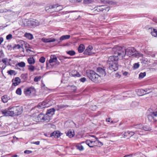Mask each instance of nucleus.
Returning a JSON list of instances; mask_svg holds the SVG:
<instances>
[{"instance_id":"nucleus-1","label":"nucleus","mask_w":157,"mask_h":157,"mask_svg":"<svg viewBox=\"0 0 157 157\" xmlns=\"http://www.w3.org/2000/svg\"><path fill=\"white\" fill-rule=\"evenodd\" d=\"M117 47L119 51V52L118 53L120 55V57L123 58L126 54L129 57L136 58H139L141 55L140 53L133 47H129L126 49L124 47L118 46Z\"/></svg>"},{"instance_id":"nucleus-2","label":"nucleus","mask_w":157,"mask_h":157,"mask_svg":"<svg viewBox=\"0 0 157 157\" xmlns=\"http://www.w3.org/2000/svg\"><path fill=\"white\" fill-rule=\"evenodd\" d=\"M3 116H13L18 115L21 113L22 109L19 106H14L10 110L5 109L1 111Z\"/></svg>"},{"instance_id":"nucleus-3","label":"nucleus","mask_w":157,"mask_h":157,"mask_svg":"<svg viewBox=\"0 0 157 157\" xmlns=\"http://www.w3.org/2000/svg\"><path fill=\"white\" fill-rule=\"evenodd\" d=\"M119 51L117 46H115L112 50L113 53L114 55L110 56L107 61L108 64H111L115 63L118 62L119 59H122L123 58L120 57L119 55L118 52H119Z\"/></svg>"},{"instance_id":"nucleus-4","label":"nucleus","mask_w":157,"mask_h":157,"mask_svg":"<svg viewBox=\"0 0 157 157\" xmlns=\"http://www.w3.org/2000/svg\"><path fill=\"white\" fill-rule=\"evenodd\" d=\"M87 76L92 81L97 82H98L100 76L92 70H88L86 71Z\"/></svg>"},{"instance_id":"nucleus-5","label":"nucleus","mask_w":157,"mask_h":157,"mask_svg":"<svg viewBox=\"0 0 157 157\" xmlns=\"http://www.w3.org/2000/svg\"><path fill=\"white\" fill-rule=\"evenodd\" d=\"M34 121L36 122H48L49 121V118L47 115L43 114H40L37 117H34Z\"/></svg>"},{"instance_id":"nucleus-6","label":"nucleus","mask_w":157,"mask_h":157,"mask_svg":"<svg viewBox=\"0 0 157 157\" xmlns=\"http://www.w3.org/2000/svg\"><path fill=\"white\" fill-rule=\"evenodd\" d=\"M35 92V89L34 87L32 86L25 88L24 93L26 96L29 97L33 94Z\"/></svg>"},{"instance_id":"nucleus-7","label":"nucleus","mask_w":157,"mask_h":157,"mask_svg":"<svg viewBox=\"0 0 157 157\" xmlns=\"http://www.w3.org/2000/svg\"><path fill=\"white\" fill-rule=\"evenodd\" d=\"M86 144L90 147H94V146H97V145H96L95 143L97 144L98 143V145H102L103 144L101 142H99V141H92L90 140H87L86 141Z\"/></svg>"},{"instance_id":"nucleus-8","label":"nucleus","mask_w":157,"mask_h":157,"mask_svg":"<svg viewBox=\"0 0 157 157\" xmlns=\"http://www.w3.org/2000/svg\"><path fill=\"white\" fill-rule=\"evenodd\" d=\"M148 118L149 121H157V111L153 112L148 116Z\"/></svg>"},{"instance_id":"nucleus-9","label":"nucleus","mask_w":157,"mask_h":157,"mask_svg":"<svg viewBox=\"0 0 157 157\" xmlns=\"http://www.w3.org/2000/svg\"><path fill=\"white\" fill-rule=\"evenodd\" d=\"M55 109L52 108L48 110L47 112L45 114L49 118V121L52 119V116L54 114Z\"/></svg>"},{"instance_id":"nucleus-10","label":"nucleus","mask_w":157,"mask_h":157,"mask_svg":"<svg viewBox=\"0 0 157 157\" xmlns=\"http://www.w3.org/2000/svg\"><path fill=\"white\" fill-rule=\"evenodd\" d=\"M109 69L113 71H116L118 70V62L115 63L111 64H109Z\"/></svg>"},{"instance_id":"nucleus-11","label":"nucleus","mask_w":157,"mask_h":157,"mask_svg":"<svg viewBox=\"0 0 157 157\" xmlns=\"http://www.w3.org/2000/svg\"><path fill=\"white\" fill-rule=\"evenodd\" d=\"M93 49V47L91 45H89L86 48L84 52V55H90L91 54V51Z\"/></svg>"},{"instance_id":"nucleus-12","label":"nucleus","mask_w":157,"mask_h":157,"mask_svg":"<svg viewBox=\"0 0 157 157\" xmlns=\"http://www.w3.org/2000/svg\"><path fill=\"white\" fill-rule=\"evenodd\" d=\"M97 71L99 73V75L100 76V78L101 77L104 76L106 75V72L105 70L101 67H98L97 69Z\"/></svg>"},{"instance_id":"nucleus-13","label":"nucleus","mask_w":157,"mask_h":157,"mask_svg":"<svg viewBox=\"0 0 157 157\" xmlns=\"http://www.w3.org/2000/svg\"><path fill=\"white\" fill-rule=\"evenodd\" d=\"M133 128L134 129V130L136 132H141L143 128V125L140 124L135 125L134 126Z\"/></svg>"},{"instance_id":"nucleus-14","label":"nucleus","mask_w":157,"mask_h":157,"mask_svg":"<svg viewBox=\"0 0 157 157\" xmlns=\"http://www.w3.org/2000/svg\"><path fill=\"white\" fill-rule=\"evenodd\" d=\"M29 23H30L32 27L37 26L39 25V21L35 19H33L29 21Z\"/></svg>"},{"instance_id":"nucleus-15","label":"nucleus","mask_w":157,"mask_h":157,"mask_svg":"<svg viewBox=\"0 0 157 157\" xmlns=\"http://www.w3.org/2000/svg\"><path fill=\"white\" fill-rule=\"evenodd\" d=\"M148 30L149 32L151 33L153 36L154 37L157 36V30L156 29L152 28H149Z\"/></svg>"},{"instance_id":"nucleus-16","label":"nucleus","mask_w":157,"mask_h":157,"mask_svg":"<svg viewBox=\"0 0 157 157\" xmlns=\"http://www.w3.org/2000/svg\"><path fill=\"white\" fill-rule=\"evenodd\" d=\"M41 40L44 43H49L55 41V39L52 38H45L43 37L42 38Z\"/></svg>"},{"instance_id":"nucleus-17","label":"nucleus","mask_w":157,"mask_h":157,"mask_svg":"<svg viewBox=\"0 0 157 157\" xmlns=\"http://www.w3.org/2000/svg\"><path fill=\"white\" fill-rule=\"evenodd\" d=\"M135 133V132H134L128 131L125 132L124 135V138L127 137V139H129V137L133 136Z\"/></svg>"},{"instance_id":"nucleus-18","label":"nucleus","mask_w":157,"mask_h":157,"mask_svg":"<svg viewBox=\"0 0 157 157\" xmlns=\"http://www.w3.org/2000/svg\"><path fill=\"white\" fill-rule=\"evenodd\" d=\"M57 61V58L56 56L55 55H52L51 56L50 59L49 61V62L51 65L52 66V63L53 62H56Z\"/></svg>"},{"instance_id":"nucleus-19","label":"nucleus","mask_w":157,"mask_h":157,"mask_svg":"<svg viewBox=\"0 0 157 157\" xmlns=\"http://www.w3.org/2000/svg\"><path fill=\"white\" fill-rule=\"evenodd\" d=\"M21 79L19 77H16L13 81L12 85L14 86H17L21 82Z\"/></svg>"},{"instance_id":"nucleus-20","label":"nucleus","mask_w":157,"mask_h":157,"mask_svg":"<svg viewBox=\"0 0 157 157\" xmlns=\"http://www.w3.org/2000/svg\"><path fill=\"white\" fill-rule=\"evenodd\" d=\"M61 134L59 131H55L52 133L51 135V136H54L55 137L58 138L60 136Z\"/></svg>"},{"instance_id":"nucleus-21","label":"nucleus","mask_w":157,"mask_h":157,"mask_svg":"<svg viewBox=\"0 0 157 157\" xmlns=\"http://www.w3.org/2000/svg\"><path fill=\"white\" fill-rule=\"evenodd\" d=\"M56 5H53L50 6H47L45 7V10L47 12L51 13L52 12V9L56 8Z\"/></svg>"},{"instance_id":"nucleus-22","label":"nucleus","mask_w":157,"mask_h":157,"mask_svg":"<svg viewBox=\"0 0 157 157\" xmlns=\"http://www.w3.org/2000/svg\"><path fill=\"white\" fill-rule=\"evenodd\" d=\"M68 106V105H56L55 107V109L57 110H58L59 109H64L65 108H66Z\"/></svg>"},{"instance_id":"nucleus-23","label":"nucleus","mask_w":157,"mask_h":157,"mask_svg":"<svg viewBox=\"0 0 157 157\" xmlns=\"http://www.w3.org/2000/svg\"><path fill=\"white\" fill-rule=\"evenodd\" d=\"M85 49V47L84 45L82 44H81L79 45L78 48V51L80 53H82L84 50Z\"/></svg>"},{"instance_id":"nucleus-24","label":"nucleus","mask_w":157,"mask_h":157,"mask_svg":"<svg viewBox=\"0 0 157 157\" xmlns=\"http://www.w3.org/2000/svg\"><path fill=\"white\" fill-rule=\"evenodd\" d=\"M70 36V35H63L60 37L59 40L61 41H62L65 40L69 39Z\"/></svg>"},{"instance_id":"nucleus-25","label":"nucleus","mask_w":157,"mask_h":157,"mask_svg":"<svg viewBox=\"0 0 157 157\" xmlns=\"http://www.w3.org/2000/svg\"><path fill=\"white\" fill-rule=\"evenodd\" d=\"M137 94L139 96H141L146 94V93H144L143 89H139L137 91Z\"/></svg>"},{"instance_id":"nucleus-26","label":"nucleus","mask_w":157,"mask_h":157,"mask_svg":"<svg viewBox=\"0 0 157 157\" xmlns=\"http://www.w3.org/2000/svg\"><path fill=\"white\" fill-rule=\"evenodd\" d=\"M104 5H102V6H98L97 7V9H95L94 10V11L96 12H99V11H104Z\"/></svg>"},{"instance_id":"nucleus-27","label":"nucleus","mask_w":157,"mask_h":157,"mask_svg":"<svg viewBox=\"0 0 157 157\" xmlns=\"http://www.w3.org/2000/svg\"><path fill=\"white\" fill-rule=\"evenodd\" d=\"M28 63L30 65H33L35 63V60L33 57H30L27 59Z\"/></svg>"},{"instance_id":"nucleus-28","label":"nucleus","mask_w":157,"mask_h":157,"mask_svg":"<svg viewBox=\"0 0 157 157\" xmlns=\"http://www.w3.org/2000/svg\"><path fill=\"white\" fill-rule=\"evenodd\" d=\"M24 36L25 37L30 40L33 39V35L30 33H25Z\"/></svg>"},{"instance_id":"nucleus-29","label":"nucleus","mask_w":157,"mask_h":157,"mask_svg":"<svg viewBox=\"0 0 157 157\" xmlns=\"http://www.w3.org/2000/svg\"><path fill=\"white\" fill-rule=\"evenodd\" d=\"M66 135L69 137L71 138L74 136L75 135L74 132L69 130L66 133Z\"/></svg>"},{"instance_id":"nucleus-30","label":"nucleus","mask_w":157,"mask_h":157,"mask_svg":"<svg viewBox=\"0 0 157 157\" xmlns=\"http://www.w3.org/2000/svg\"><path fill=\"white\" fill-rule=\"evenodd\" d=\"M11 60V59H8L7 58H5L3 59L2 60V61L6 65L9 64Z\"/></svg>"},{"instance_id":"nucleus-31","label":"nucleus","mask_w":157,"mask_h":157,"mask_svg":"<svg viewBox=\"0 0 157 157\" xmlns=\"http://www.w3.org/2000/svg\"><path fill=\"white\" fill-rule=\"evenodd\" d=\"M2 101L4 103L7 102L9 100V98L7 95H4L2 98Z\"/></svg>"},{"instance_id":"nucleus-32","label":"nucleus","mask_w":157,"mask_h":157,"mask_svg":"<svg viewBox=\"0 0 157 157\" xmlns=\"http://www.w3.org/2000/svg\"><path fill=\"white\" fill-rule=\"evenodd\" d=\"M27 66L28 67V70L31 71H33L35 69V67L32 65H28Z\"/></svg>"},{"instance_id":"nucleus-33","label":"nucleus","mask_w":157,"mask_h":157,"mask_svg":"<svg viewBox=\"0 0 157 157\" xmlns=\"http://www.w3.org/2000/svg\"><path fill=\"white\" fill-rule=\"evenodd\" d=\"M63 9V7L61 6H57L56 5V9L54 10V11H59L60 10H61Z\"/></svg>"},{"instance_id":"nucleus-34","label":"nucleus","mask_w":157,"mask_h":157,"mask_svg":"<svg viewBox=\"0 0 157 157\" xmlns=\"http://www.w3.org/2000/svg\"><path fill=\"white\" fill-rule=\"evenodd\" d=\"M67 53L71 56H74L75 55V52L73 50H71L66 52Z\"/></svg>"},{"instance_id":"nucleus-35","label":"nucleus","mask_w":157,"mask_h":157,"mask_svg":"<svg viewBox=\"0 0 157 157\" xmlns=\"http://www.w3.org/2000/svg\"><path fill=\"white\" fill-rule=\"evenodd\" d=\"M77 148L80 151H82L84 149L83 147L80 144H78L77 146Z\"/></svg>"},{"instance_id":"nucleus-36","label":"nucleus","mask_w":157,"mask_h":157,"mask_svg":"<svg viewBox=\"0 0 157 157\" xmlns=\"http://www.w3.org/2000/svg\"><path fill=\"white\" fill-rule=\"evenodd\" d=\"M17 65L21 67H24L25 66V63L23 62H21L17 64Z\"/></svg>"},{"instance_id":"nucleus-37","label":"nucleus","mask_w":157,"mask_h":157,"mask_svg":"<svg viewBox=\"0 0 157 157\" xmlns=\"http://www.w3.org/2000/svg\"><path fill=\"white\" fill-rule=\"evenodd\" d=\"M146 75L145 72L140 73L139 75V78L140 79H142L146 76Z\"/></svg>"},{"instance_id":"nucleus-38","label":"nucleus","mask_w":157,"mask_h":157,"mask_svg":"<svg viewBox=\"0 0 157 157\" xmlns=\"http://www.w3.org/2000/svg\"><path fill=\"white\" fill-rule=\"evenodd\" d=\"M144 93H146V94H148L152 91V90L151 89L146 88L144 89Z\"/></svg>"},{"instance_id":"nucleus-39","label":"nucleus","mask_w":157,"mask_h":157,"mask_svg":"<svg viewBox=\"0 0 157 157\" xmlns=\"http://www.w3.org/2000/svg\"><path fill=\"white\" fill-rule=\"evenodd\" d=\"M16 93L18 95H21L22 93L21 89L20 88H17L16 90Z\"/></svg>"},{"instance_id":"nucleus-40","label":"nucleus","mask_w":157,"mask_h":157,"mask_svg":"<svg viewBox=\"0 0 157 157\" xmlns=\"http://www.w3.org/2000/svg\"><path fill=\"white\" fill-rule=\"evenodd\" d=\"M7 73L10 75H15V71L13 70H10L8 71Z\"/></svg>"},{"instance_id":"nucleus-41","label":"nucleus","mask_w":157,"mask_h":157,"mask_svg":"<svg viewBox=\"0 0 157 157\" xmlns=\"http://www.w3.org/2000/svg\"><path fill=\"white\" fill-rule=\"evenodd\" d=\"M41 78L40 76H36L35 77L34 80L35 82H37L40 80Z\"/></svg>"},{"instance_id":"nucleus-42","label":"nucleus","mask_w":157,"mask_h":157,"mask_svg":"<svg viewBox=\"0 0 157 157\" xmlns=\"http://www.w3.org/2000/svg\"><path fill=\"white\" fill-rule=\"evenodd\" d=\"M143 128H142V130H144L146 131H148L151 130V128L148 126L145 127L143 125Z\"/></svg>"},{"instance_id":"nucleus-43","label":"nucleus","mask_w":157,"mask_h":157,"mask_svg":"<svg viewBox=\"0 0 157 157\" xmlns=\"http://www.w3.org/2000/svg\"><path fill=\"white\" fill-rule=\"evenodd\" d=\"M23 46L22 44H18L17 45H15L14 46V48H17V49H20L21 48H22Z\"/></svg>"},{"instance_id":"nucleus-44","label":"nucleus","mask_w":157,"mask_h":157,"mask_svg":"<svg viewBox=\"0 0 157 157\" xmlns=\"http://www.w3.org/2000/svg\"><path fill=\"white\" fill-rule=\"evenodd\" d=\"M45 58L43 56H42L40 58L39 61L41 63H44L45 62Z\"/></svg>"},{"instance_id":"nucleus-45","label":"nucleus","mask_w":157,"mask_h":157,"mask_svg":"<svg viewBox=\"0 0 157 157\" xmlns=\"http://www.w3.org/2000/svg\"><path fill=\"white\" fill-rule=\"evenodd\" d=\"M140 66V65L138 63H135L133 65V68L136 69L138 68Z\"/></svg>"},{"instance_id":"nucleus-46","label":"nucleus","mask_w":157,"mask_h":157,"mask_svg":"<svg viewBox=\"0 0 157 157\" xmlns=\"http://www.w3.org/2000/svg\"><path fill=\"white\" fill-rule=\"evenodd\" d=\"M12 38V35L11 34H9L6 36V39L7 40H9L11 39Z\"/></svg>"},{"instance_id":"nucleus-47","label":"nucleus","mask_w":157,"mask_h":157,"mask_svg":"<svg viewBox=\"0 0 157 157\" xmlns=\"http://www.w3.org/2000/svg\"><path fill=\"white\" fill-rule=\"evenodd\" d=\"M104 9L105 8L104 10H105L107 11H108L110 9V7L106 5H104Z\"/></svg>"},{"instance_id":"nucleus-48","label":"nucleus","mask_w":157,"mask_h":157,"mask_svg":"<svg viewBox=\"0 0 157 157\" xmlns=\"http://www.w3.org/2000/svg\"><path fill=\"white\" fill-rule=\"evenodd\" d=\"M92 2L91 0H84L83 1V2L84 4H87L91 3Z\"/></svg>"},{"instance_id":"nucleus-49","label":"nucleus","mask_w":157,"mask_h":157,"mask_svg":"<svg viewBox=\"0 0 157 157\" xmlns=\"http://www.w3.org/2000/svg\"><path fill=\"white\" fill-rule=\"evenodd\" d=\"M69 1L72 3H74L75 2H80L82 1V0H69Z\"/></svg>"},{"instance_id":"nucleus-50","label":"nucleus","mask_w":157,"mask_h":157,"mask_svg":"<svg viewBox=\"0 0 157 157\" xmlns=\"http://www.w3.org/2000/svg\"><path fill=\"white\" fill-rule=\"evenodd\" d=\"M71 87L72 88V90L74 91V92H75L76 91V90H77V88H76V87L74 85H72L71 86Z\"/></svg>"},{"instance_id":"nucleus-51","label":"nucleus","mask_w":157,"mask_h":157,"mask_svg":"<svg viewBox=\"0 0 157 157\" xmlns=\"http://www.w3.org/2000/svg\"><path fill=\"white\" fill-rule=\"evenodd\" d=\"M74 72H76V74L74 75H73V76H77L78 77H80L81 76V75L79 74L78 72L76 71H75Z\"/></svg>"},{"instance_id":"nucleus-52","label":"nucleus","mask_w":157,"mask_h":157,"mask_svg":"<svg viewBox=\"0 0 157 157\" xmlns=\"http://www.w3.org/2000/svg\"><path fill=\"white\" fill-rule=\"evenodd\" d=\"M45 102H43L41 103H40L39 104V106L40 107H44V105Z\"/></svg>"},{"instance_id":"nucleus-53","label":"nucleus","mask_w":157,"mask_h":157,"mask_svg":"<svg viewBox=\"0 0 157 157\" xmlns=\"http://www.w3.org/2000/svg\"><path fill=\"white\" fill-rule=\"evenodd\" d=\"M24 152L25 153L28 154H30V153H32V151L30 150H25L24 151Z\"/></svg>"},{"instance_id":"nucleus-54","label":"nucleus","mask_w":157,"mask_h":157,"mask_svg":"<svg viewBox=\"0 0 157 157\" xmlns=\"http://www.w3.org/2000/svg\"><path fill=\"white\" fill-rule=\"evenodd\" d=\"M80 80L81 82H84L86 81V78L84 77L82 78H80Z\"/></svg>"},{"instance_id":"nucleus-55","label":"nucleus","mask_w":157,"mask_h":157,"mask_svg":"<svg viewBox=\"0 0 157 157\" xmlns=\"http://www.w3.org/2000/svg\"><path fill=\"white\" fill-rule=\"evenodd\" d=\"M40 142L39 141H36L34 143H33L34 144H35L36 145H38L39 144Z\"/></svg>"},{"instance_id":"nucleus-56","label":"nucleus","mask_w":157,"mask_h":157,"mask_svg":"<svg viewBox=\"0 0 157 157\" xmlns=\"http://www.w3.org/2000/svg\"><path fill=\"white\" fill-rule=\"evenodd\" d=\"M3 53L2 52H0V58H2L3 56Z\"/></svg>"},{"instance_id":"nucleus-57","label":"nucleus","mask_w":157,"mask_h":157,"mask_svg":"<svg viewBox=\"0 0 157 157\" xmlns=\"http://www.w3.org/2000/svg\"><path fill=\"white\" fill-rule=\"evenodd\" d=\"M3 38L2 37L0 38V44H1V43L3 42Z\"/></svg>"},{"instance_id":"nucleus-58","label":"nucleus","mask_w":157,"mask_h":157,"mask_svg":"<svg viewBox=\"0 0 157 157\" xmlns=\"http://www.w3.org/2000/svg\"><path fill=\"white\" fill-rule=\"evenodd\" d=\"M110 119L109 118L106 119V121L109 122H113V121L111 120H110Z\"/></svg>"},{"instance_id":"nucleus-59","label":"nucleus","mask_w":157,"mask_h":157,"mask_svg":"<svg viewBox=\"0 0 157 157\" xmlns=\"http://www.w3.org/2000/svg\"><path fill=\"white\" fill-rule=\"evenodd\" d=\"M128 73L126 72H125L123 73L124 75L125 76H126L128 75Z\"/></svg>"},{"instance_id":"nucleus-60","label":"nucleus","mask_w":157,"mask_h":157,"mask_svg":"<svg viewBox=\"0 0 157 157\" xmlns=\"http://www.w3.org/2000/svg\"><path fill=\"white\" fill-rule=\"evenodd\" d=\"M132 155H127L124 156L123 157H128V156H132Z\"/></svg>"},{"instance_id":"nucleus-61","label":"nucleus","mask_w":157,"mask_h":157,"mask_svg":"<svg viewBox=\"0 0 157 157\" xmlns=\"http://www.w3.org/2000/svg\"><path fill=\"white\" fill-rule=\"evenodd\" d=\"M9 11V10H7L6 9H5V10H2V12H6L7 11Z\"/></svg>"},{"instance_id":"nucleus-62","label":"nucleus","mask_w":157,"mask_h":157,"mask_svg":"<svg viewBox=\"0 0 157 157\" xmlns=\"http://www.w3.org/2000/svg\"><path fill=\"white\" fill-rule=\"evenodd\" d=\"M70 58V57H66V56H63V59H66L67 58Z\"/></svg>"},{"instance_id":"nucleus-63","label":"nucleus","mask_w":157,"mask_h":157,"mask_svg":"<svg viewBox=\"0 0 157 157\" xmlns=\"http://www.w3.org/2000/svg\"><path fill=\"white\" fill-rule=\"evenodd\" d=\"M91 136L92 137L95 138V139H96L97 140H98L97 138L95 136L92 135Z\"/></svg>"},{"instance_id":"nucleus-64","label":"nucleus","mask_w":157,"mask_h":157,"mask_svg":"<svg viewBox=\"0 0 157 157\" xmlns=\"http://www.w3.org/2000/svg\"><path fill=\"white\" fill-rule=\"evenodd\" d=\"M101 2L102 3H105L104 0H101Z\"/></svg>"}]
</instances>
